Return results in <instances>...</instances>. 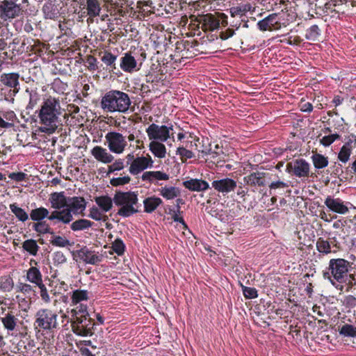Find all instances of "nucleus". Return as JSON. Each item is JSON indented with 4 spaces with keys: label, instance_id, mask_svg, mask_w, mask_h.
Instances as JSON below:
<instances>
[{
    "label": "nucleus",
    "instance_id": "f257e3e1",
    "mask_svg": "<svg viewBox=\"0 0 356 356\" xmlns=\"http://www.w3.org/2000/svg\"><path fill=\"white\" fill-rule=\"evenodd\" d=\"M86 201L83 197H68L67 208L62 211H54L49 217V220H57L63 224H69L73 220V214L84 216Z\"/></svg>",
    "mask_w": 356,
    "mask_h": 356
},
{
    "label": "nucleus",
    "instance_id": "f03ea898",
    "mask_svg": "<svg viewBox=\"0 0 356 356\" xmlns=\"http://www.w3.org/2000/svg\"><path fill=\"white\" fill-rule=\"evenodd\" d=\"M113 202L120 207L117 214L123 218H128L139 211L137 192L116 191L113 197Z\"/></svg>",
    "mask_w": 356,
    "mask_h": 356
},
{
    "label": "nucleus",
    "instance_id": "7ed1b4c3",
    "mask_svg": "<svg viewBox=\"0 0 356 356\" xmlns=\"http://www.w3.org/2000/svg\"><path fill=\"white\" fill-rule=\"evenodd\" d=\"M130 104L128 95L118 90L107 92L101 102L102 108L108 111H127Z\"/></svg>",
    "mask_w": 356,
    "mask_h": 356
},
{
    "label": "nucleus",
    "instance_id": "20e7f679",
    "mask_svg": "<svg viewBox=\"0 0 356 356\" xmlns=\"http://www.w3.org/2000/svg\"><path fill=\"white\" fill-rule=\"evenodd\" d=\"M349 262L343 259H332L329 262V267L323 273V277L327 278L330 282L335 285L346 282L348 273Z\"/></svg>",
    "mask_w": 356,
    "mask_h": 356
},
{
    "label": "nucleus",
    "instance_id": "39448f33",
    "mask_svg": "<svg viewBox=\"0 0 356 356\" xmlns=\"http://www.w3.org/2000/svg\"><path fill=\"white\" fill-rule=\"evenodd\" d=\"M34 325L41 330L54 332L58 328V314L49 309H40L35 315Z\"/></svg>",
    "mask_w": 356,
    "mask_h": 356
},
{
    "label": "nucleus",
    "instance_id": "423d86ee",
    "mask_svg": "<svg viewBox=\"0 0 356 356\" xmlns=\"http://www.w3.org/2000/svg\"><path fill=\"white\" fill-rule=\"evenodd\" d=\"M28 0H0V17L3 20L19 16L23 10V4Z\"/></svg>",
    "mask_w": 356,
    "mask_h": 356
},
{
    "label": "nucleus",
    "instance_id": "0eeeda50",
    "mask_svg": "<svg viewBox=\"0 0 356 356\" xmlns=\"http://www.w3.org/2000/svg\"><path fill=\"white\" fill-rule=\"evenodd\" d=\"M38 130L46 134H52L58 127L60 123L56 113H38Z\"/></svg>",
    "mask_w": 356,
    "mask_h": 356
},
{
    "label": "nucleus",
    "instance_id": "6e6552de",
    "mask_svg": "<svg viewBox=\"0 0 356 356\" xmlns=\"http://www.w3.org/2000/svg\"><path fill=\"white\" fill-rule=\"evenodd\" d=\"M71 326L73 332L76 335L87 337L92 335L95 323L90 316L72 318Z\"/></svg>",
    "mask_w": 356,
    "mask_h": 356
},
{
    "label": "nucleus",
    "instance_id": "1a4fd4ad",
    "mask_svg": "<svg viewBox=\"0 0 356 356\" xmlns=\"http://www.w3.org/2000/svg\"><path fill=\"white\" fill-rule=\"evenodd\" d=\"M286 170L296 177L305 178L309 176L310 165L305 159H298L288 163Z\"/></svg>",
    "mask_w": 356,
    "mask_h": 356
},
{
    "label": "nucleus",
    "instance_id": "9d476101",
    "mask_svg": "<svg viewBox=\"0 0 356 356\" xmlns=\"http://www.w3.org/2000/svg\"><path fill=\"white\" fill-rule=\"evenodd\" d=\"M105 138L110 151L115 154H122L127 145L125 138L120 133L108 132Z\"/></svg>",
    "mask_w": 356,
    "mask_h": 356
},
{
    "label": "nucleus",
    "instance_id": "9b49d317",
    "mask_svg": "<svg viewBox=\"0 0 356 356\" xmlns=\"http://www.w3.org/2000/svg\"><path fill=\"white\" fill-rule=\"evenodd\" d=\"M324 204L330 211L339 214H346L349 211V208L354 207L350 202L332 196H327Z\"/></svg>",
    "mask_w": 356,
    "mask_h": 356
},
{
    "label": "nucleus",
    "instance_id": "f8f14e48",
    "mask_svg": "<svg viewBox=\"0 0 356 356\" xmlns=\"http://www.w3.org/2000/svg\"><path fill=\"white\" fill-rule=\"evenodd\" d=\"M170 129H172V128L165 125L159 126L156 124H152L147 129V133L150 140L165 142L170 137Z\"/></svg>",
    "mask_w": 356,
    "mask_h": 356
},
{
    "label": "nucleus",
    "instance_id": "ddd939ff",
    "mask_svg": "<svg viewBox=\"0 0 356 356\" xmlns=\"http://www.w3.org/2000/svg\"><path fill=\"white\" fill-rule=\"evenodd\" d=\"M226 17L225 14L220 13L218 16L208 13L200 17L198 22L202 24V29L204 31H213L220 26L219 17Z\"/></svg>",
    "mask_w": 356,
    "mask_h": 356
},
{
    "label": "nucleus",
    "instance_id": "4468645a",
    "mask_svg": "<svg viewBox=\"0 0 356 356\" xmlns=\"http://www.w3.org/2000/svg\"><path fill=\"white\" fill-rule=\"evenodd\" d=\"M153 161L150 156H138L129 166V171L133 175H137L144 170L153 166Z\"/></svg>",
    "mask_w": 356,
    "mask_h": 356
},
{
    "label": "nucleus",
    "instance_id": "2eb2a0df",
    "mask_svg": "<svg viewBox=\"0 0 356 356\" xmlns=\"http://www.w3.org/2000/svg\"><path fill=\"white\" fill-rule=\"evenodd\" d=\"M4 329L7 331L8 334L14 335L17 331L19 324H22V321L14 315L13 312H9L4 314L3 317L0 318Z\"/></svg>",
    "mask_w": 356,
    "mask_h": 356
},
{
    "label": "nucleus",
    "instance_id": "dca6fc26",
    "mask_svg": "<svg viewBox=\"0 0 356 356\" xmlns=\"http://www.w3.org/2000/svg\"><path fill=\"white\" fill-rule=\"evenodd\" d=\"M76 256L86 264L97 265L102 261V256L89 250L86 246L76 251Z\"/></svg>",
    "mask_w": 356,
    "mask_h": 356
},
{
    "label": "nucleus",
    "instance_id": "f3484780",
    "mask_svg": "<svg viewBox=\"0 0 356 356\" xmlns=\"http://www.w3.org/2000/svg\"><path fill=\"white\" fill-rule=\"evenodd\" d=\"M211 186L216 191L224 195L234 191L237 186L236 182L230 178L214 180L211 183Z\"/></svg>",
    "mask_w": 356,
    "mask_h": 356
},
{
    "label": "nucleus",
    "instance_id": "a211bd4d",
    "mask_svg": "<svg viewBox=\"0 0 356 356\" xmlns=\"http://www.w3.org/2000/svg\"><path fill=\"white\" fill-rule=\"evenodd\" d=\"M49 201L54 211H62L67 208L68 197H66L63 192H56L51 194Z\"/></svg>",
    "mask_w": 356,
    "mask_h": 356
},
{
    "label": "nucleus",
    "instance_id": "6ab92c4d",
    "mask_svg": "<svg viewBox=\"0 0 356 356\" xmlns=\"http://www.w3.org/2000/svg\"><path fill=\"white\" fill-rule=\"evenodd\" d=\"M141 179L156 185L159 184L158 181L168 180L169 175L161 171H146L142 175Z\"/></svg>",
    "mask_w": 356,
    "mask_h": 356
},
{
    "label": "nucleus",
    "instance_id": "aec40b11",
    "mask_svg": "<svg viewBox=\"0 0 356 356\" xmlns=\"http://www.w3.org/2000/svg\"><path fill=\"white\" fill-rule=\"evenodd\" d=\"M19 78L18 73H3L0 76V82L3 86L19 90Z\"/></svg>",
    "mask_w": 356,
    "mask_h": 356
},
{
    "label": "nucleus",
    "instance_id": "412c9836",
    "mask_svg": "<svg viewBox=\"0 0 356 356\" xmlns=\"http://www.w3.org/2000/svg\"><path fill=\"white\" fill-rule=\"evenodd\" d=\"M120 60V67L124 72L132 73L138 70L136 60L130 53H125Z\"/></svg>",
    "mask_w": 356,
    "mask_h": 356
},
{
    "label": "nucleus",
    "instance_id": "4be33fe9",
    "mask_svg": "<svg viewBox=\"0 0 356 356\" xmlns=\"http://www.w3.org/2000/svg\"><path fill=\"white\" fill-rule=\"evenodd\" d=\"M86 8L87 10V15H88V22L89 20L92 22V19L98 17L100 15L102 8L99 0H86Z\"/></svg>",
    "mask_w": 356,
    "mask_h": 356
},
{
    "label": "nucleus",
    "instance_id": "5701e85b",
    "mask_svg": "<svg viewBox=\"0 0 356 356\" xmlns=\"http://www.w3.org/2000/svg\"><path fill=\"white\" fill-rule=\"evenodd\" d=\"M92 155L99 161L104 163H111L114 157L107 150L100 146H95L91 150Z\"/></svg>",
    "mask_w": 356,
    "mask_h": 356
},
{
    "label": "nucleus",
    "instance_id": "b1692460",
    "mask_svg": "<svg viewBox=\"0 0 356 356\" xmlns=\"http://www.w3.org/2000/svg\"><path fill=\"white\" fill-rule=\"evenodd\" d=\"M265 173L255 172L244 177V181L251 186H264L266 184Z\"/></svg>",
    "mask_w": 356,
    "mask_h": 356
},
{
    "label": "nucleus",
    "instance_id": "393cba45",
    "mask_svg": "<svg viewBox=\"0 0 356 356\" xmlns=\"http://www.w3.org/2000/svg\"><path fill=\"white\" fill-rule=\"evenodd\" d=\"M186 188L192 191H204L209 188V184L202 179H191L183 182Z\"/></svg>",
    "mask_w": 356,
    "mask_h": 356
},
{
    "label": "nucleus",
    "instance_id": "a878e982",
    "mask_svg": "<svg viewBox=\"0 0 356 356\" xmlns=\"http://www.w3.org/2000/svg\"><path fill=\"white\" fill-rule=\"evenodd\" d=\"M26 280L38 286L43 284L42 275L40 270L35 266H31L26 272Z\"/></svg>",
    "mask_w": 356,
    "mask_h": 356
},
{
    "label": "nucleus",
    "instance_id": "bb28decb",
    "mask_svg": "<svg viewBox=\"0 0 356 356\" xmlns=\"http://www.w3.org/2000/svg\"><path fill=\"white\" fill-rule=\"evenodd\" d=\"M7 114L10 115L12 118L14 117L23 127H25L24 123L28 122L31 124L34 123L35 127L38 124L37 115H30V113H17L18 115L15 113H7Z\"/></svg>",
    "mask_w": 356,
    "mask_h": 356
},
{
    "label": "nucleus",
    "instance_id": "cd10ccee",
    "mask_svg": "<svg viewBox=\"0 0 356 356\" xmlns=\"http://www.w3.org/2000/svg\"><path fill=\"white\" fill-rule=\"evenodd\" d=\"M162 200L156 196L145 198L143 201L145 212L152 213L159 205L162 204Z\"/></svg>",
    "mask_w": 356,
    "mask_h": 356
},
{
    "label": "nucleus",
    "instance_id": "c85d7f7f",
    "mask_svg": "<svg viewBox=\"0 0 356 356\" xmlns=\"http://www.w3.org/2000/svg\"><path fill=\"white\" fill-rule=\"evenodd\" d=\"M60 109L59 100L55 97H49L44 99L40 111H58Z\"/></svg>",
    "mask_w": 356,
    "mask_h": 356
},
{
    "label": "nucleus",
    "instance_id": "c756f323",
    "mask_svg": "<svg viewBox=\"0 0 356 356\" xmlns=\"http://www.w3.org/2000/svg\"><path fill=\"white\" fill-rule=\"evenodd\" d=\"M149 150L156 157L159 159L165 157L166 148L163 143L153 140L149 143Z\"/></svg>",
    "mask_w": 356,
    "mask_h": 356
},
{
    "label": "nucleus",
    "instance_id": "7c9ffc66",
    "mask_svg": "<svg viewBox=\"0 0 356 356\" xmlns=\"http://www.w3.org/2000/svg\"><path fill=\"white\" fill-rule=\"evenodd\" d=\"M93 224L94 222L89 220L80 218L70 225V229L74 232L83 231L90 228Z\"/></svg>",
    "mask_w": 356,
    "mask_h": 356
},
{
    "label": "nucleus",
    "instance_id": "2f4dec72",
    "mask_svg": "<svg viewBox=\"0 0 356 356\" xmlns=\"http://www.w3.org/2000/svg\"><path fill=\"white\" fill-rule=\"evenodd\" d=\"M95 201L104 212L110 211L113 207V199L112 200L111 197L108 195L96 197Z\"/></svg>",
    "mask_w": 356,
    "mask_h": 356
},
{
    "label": "nucleus",
    "instance_id": "473e14b6",
    "mask_svg": "<svg viewBox=\"0 0 356 356\" xmlns=\"http://www.w3.org/2000/svg\"><path fill=\"white\" fill-rule=\"evenodd\" d=\"M49 216L50 215L48 209L42 207L32 209L30 213L31 219L36 222L42 221L45 218L49 219Z\"/></svg>",
    "mask_w": 356,
    "mask_h": 356
},
{
    "label": "nucleus",
    "instance_id": "72a5a7b5",
    "mask_svg": "<svg viewBox=\"0 0 356 356\" xmlns=\"http://www.w3.org/2000/svg\"><path fill=\"white\" fill-rule=\"evenodd\" d=\"M88 294L89 293L86 290H74L72 291L71 296L72 304L73 305H76L82 301L88 300L89 298Z\"/></svg>",
    "mask_w": 356,
    "mask_h": 356
},
{
    "label": "nucleus",
    "instance_id": "f704fd0d",
    "mask_svg": "<svg viewBox=\"0 0 356 356\" xmlns=\"http://www.w3.org/2000/svg\"><path fill=\"white\" fill-rule=\"evenodd\" d=\"M312 160L314 168L317 170L324 168L328 165L327 157L318 153L314 154L312 156Z\"/></svg>",
    "mask_w": 356,
    "mask_h": 356
},
{
    "label": "nucleus",
    "instance_id": "c9c22d12",
    "mask_svg": "<svg viewBox=\"0 0 356 356\" xmlns=\"http://www.w3.org/2000/svg\"><path fill=\"white\" fill-rule=\"evenodd\" d=\"M18 89H13L3 86L0 89V98L8 102H13L14 97L19 92Z\"/></svg>",
    "mask_w": 356,
    "mask_h": 356
},
{
    "label": "nucleus",
    "instance_id": "e433bc0d",
    "mask_svg": "<svg viewBox=\"0 0 356 356\" xmlns=\"http://www.w3.org/2000/svg\"><path fill=\"white\" fill-rule=\"evenodd\" d=\"M160 194L167 200H172L179 195V190L174 186L162 187L159 189Z\"/></svg>",
    "mask_w": 356,
    "mask_h": 356
},
{
    "label": "nucleus",
    "instance_id": "4c0bfd02",
    "mask_svg": "<svg viewBox=\"0 0 356 356\" xmlns=\"http://www.w3.org/2000/svg\"><path fill=\"white\" fill-rule=\"evenodd\" d=\"M10 209L19 220L25 222L29 219L28 213L23 209L19 207L15 203L10 205Z\"/></svg>",
    "mask_w": 356,
    "mask_h": 356
},
{
    "label": "nucleus",
    "instance_id": "58836bf2",
    "mask_svg": "<svg viewBox=\"0 0 356 356\" xmlns=\"http://www.w3.org/2000/svg\"><path fill=\"white\" fill-rule=\"evenodd\" d=\"M316 245L317 250L321 253L327 254L332 252L331 248V243H329L328 241L324 239L323 238H318Z\"/></svg>",
    "mask_w": 356,
    "mask_h": 356
},
{
    "label": "nucleus",
    "instance_id": "ea45409f",
    "mask_svg": "<svg viewBox=\"0 0 356 356\" xmlns=\"http://www.w3.org/2000/svg\"><path fill=\"white\" fill-rule=\"evenodd\" d=\"M22 248L30 254L35 256L38 252L40 247L36 241L33 239H28L22 243Z\"/></svg>",
    "mask_w": 356,
    "mask_h": 356
},
{
    "label": "nucleus",
    "instance_id": "a19ab883",
    "mask_svg": "<svg viewBox=\"0 0 356 356\" xmlns=\"http://www.w3.org/2000/svg\"><path fill=\"white\" fill-rule=\"evenodd\" d=\"M340 335L346 337L356 338V326L351 324H344L339 330Z\"/></svg>",
    "mask_w": 356,
    "mask_h": 356
},
{
    "label": "nucleus",
    "instance_id": "79ce46f5",
    "mask_svg": "<svg viewBox=\"0 0 356 356\" xmlns=\"http://www.w3.org/2000/svg\"><path fill=\"white\" fill-rule=\"evenodd\" d=\"M33 229L40 234H53L51 228L45 221H38L34 223Z\"/></svg>",
    "mask_w": 356,
    "mask_h": 356
},
{
    "label": "nucleus",
    "instance_id": "37998d69",
    "mask_svg": "<svg viewBox=\"0 0 356 356\" xmlns=\"http://www.w3.org/2000/svg\"><path fill=\"white\" fill-rule=\"evenodd\" d=\"M90 213L88 214V217L95 220L97 221H106L108 220V216L103 213L102 211H100L99 209L93 206L90 209Z\"/></svg>",
    "mask_w": 356,
    "mask_h": 356
},
{
    "label": "nucleus",
    "instance_id": "c03bdc74",
    "mask_svg": "<svg viewBox=\"0 0 356 356\" xmlns=\"http://www.w3.org/2000/svg\"><path fill=\"white\" fill-rule=\"evenodd\" d=\"M88 307L86 305L80 303L76 308L71 310L72 318L84 317L89 316Z\"/></svg>",
    "mask_w": 356,
    "mask_h": 356
},
{
    "label": "nucleus",
    "instance_id": "a18cd8bd",
    "mask_svg": "<svg viewBox=\"0 0 356 356\" xmlns=\"http://www.w3.org/2000/svg\"><path fill=\"white\" fill-rule=\"evenodd\" d=\"M13 286V280L10 276H3L0 277V289L3 291H10Z\"/></svg>",
    "mask_w": 356,
    "mask_h": 356
},
{
    "label": "nucleus",
    "instance_id": "49530a36",
    "mask_svg": "<svg viewBox=\"0 0 356 356\" xmlns=\"http://www.w3.org/2000/svg\"><path fill=\"white\" fill-rule=\"evenodd\" d=\"M319 138V142L325 147H328L331 144H332L337 139L340 138V136L337 134H329L327 136H324L321 138V135L318 137Z\"/></svg>",
    "mask_w": 356,
    "mask_h": 356
},
{
    "label": "nucleus",
    "instance_id": "de8ad7c7",
    "mask_svg": "<svg viewBox=\"0 0 356 356\" xmlns=\"http://www.w3.org/2000/svg\"><path fill=\"white\" fill-rule=\"evenodd\" d=\"M117 56L108 51H105L104 55L102 56V61L107 66H112L115 69V61Z\"/></svg>",
    "mask_w": 356,
    "mask_h": 356
},
{
    "label": "nucleus",
    "instance_id": "09e8293b",
    "mask_svg": "<svg viewBox=\"0 0 356 356\" xmlns=\"http://www.w3.org/2000/svg\"><path fill=\"white\" fill-rule=\"evenodd\" d=\"M277 17L278 15L277 13H273L266 17L273 30H278L281 28V23L279 22Z\"/></svg>",
    "mask_w": 356,
    "mask_h": 356
},
{
    "label": "nucleus",
    "instance_id": "8fccbe9b",
    "mask_svg": "<svg viewBox=\"0 0 356 356\" xmlns=\"http://www.w3.org/2000/svg\"><path fill=\"white\" fill-rule=\"evenodd\" d=\"M177 154L181 157V162L184 163L188 159H191L194 156V154L192 151L188 150L183 147L177 148Z\"/></svg>",
    "mask_w": 356,
    "mask_h": 356
},
{
    "label": "nucleus",
    "instance_id": "3c124183",
    "mask_svg": "<svg viewBox=\"0 0 356 356\" xmlns=\"http://www.w3.org/2000/svg\"><path fill=\"white\" fill-rule=\"evenodd\" d=\"M130 177L127 175L120 177L112 178L110 181V183L113 186H118L127 184L130 182Z\"/></svg>",
    "mask_w": 356,
    "mask_h": 356
},
{
    "label": "nucleus",
    "instance_id": "603ef678",
    "mask_svg": "<svg viewBox=\"0 0 356 356\" xmlns=\"http://www.w3.org/2000/svg\"><path fill=\"white\" fill-rule=\"evenodd\" d=\"M125 245L123 241L120 239H115L112 243V249L118 255H122L124 252Z\"/></svg>",
    "mask_w": 356,
    "mask_h": 356
},
{
    "label": "nucleus",
    "instance_id": "864d4df0",
    "mask_svg": "<svg viewBox=\"0 0 356 356\" xmlns=\"http://www.w3.org/2000/svg\"><path fill=\"white\" fill-rule=\"evenodd\" d=\"M351 150L346 145H343L338 154V159L343 163H346L350 156Z\"/></svg>",
    "mask_w": 356,
    "mask_h": 356
},
{
    "label": "nucleus",
    "instance_id": "5fc2aeb1",
    "mask_svg": "<svg viewBox=\"0 0 356 356\" xmlns=\"http://www.w3.org/2000/svg\"><path fill=\"white\" fill-rule=\"evenodd\" d=\"M51 243L53 245L58 246V247H66L69 245H70V241L67 238L60 236H56L51 241Z\"/></svg>",
    "mask_w": 356,
    "mask_h": 356
},
{
    "label": "nucleus",
    "instance_id": "6e6d98bb",
    "mask_svg": "<svg viewBox=\"0 0 356 356\" xmlns=\"http://www.w3.org/2000/svg\"><path fill=\"white\" fill-rule=\"evenodd\" d=\"M53 261L54 265H60L65 263L67 258L63 252L57 251L53 254Z\"/></svg>",
    "mask_w": 356,
    "mask_h": 356
},
{
    "label": "nucleus",
    "instance_id": "4d7b16f0",
    "mask_svg": "<svg viewBox=\"0 0 356 356\" xmlns=\"http://www.w3.org/2000/svg\"><path fill=\"white\" fill-rule=\"evenodd\" d=\"M319 35V29L318 26H312L307 31L306 37L309 40H315Z\"/></svg>",
    "mask_w": 356,
    "mask_h": 356
},
{
    "label": "nucleus",
    "instance_id": "13d9d810",
    "mask_svg": "<svg viewBox=\"0 0 356 356\" xmlns=\"http://www.w3.org/2000/svg\"><path fill=\"white\" fill-rule=\"evenodd\" d=\"M243 293L246 298L252 299L257 297V291L254 288L243 286Z\"/></svg>",
    "mask_w": 356,
    "mask_h": 356
},
{
    "label": "nucleus",
    "instance_id": "bf43d9fd",
    "mask_svg": "<svg viewBox=\"0 0 356 356\" xmlns=\"http://www.w3.org/2000/svg\"><path fill=\"white\" fill-rule=\"evenodd\" d=\"M38 287L40 289V293L42 300L46 303L50 302L51 299L45 285L42 284V285H40Z\"/></svg>",
    "mask_w": 356,
    "mask_h": 356
},
{
    "label": "nucleus",
    "instance_id": "052dcab7",
    "mask_svg": "<svg viewBox=\"0 0 356 356\" xmlns=\"http://www.w3.org/2000/svg\"><path fill=\"white\" fill-rule=\"evenodd\" d=\"M18 290L24 294H31L33 292V287L26 283H19L17 284Z\"/></svg>",
    "mask_w": 356,
    "mask_h": 356
},
{
    "label": "nucleus",
    "instance_id": "680f3d73",
    "mask_svg": "<svg viewBox=\"0 0 356 356\" xmlns=\"http://www.w3.org/2000/svg\"><path fill=\"white\" fill-rule=\"evenodd\" d=\"M26 175L24 172H12L9 175V178L16 181H24L26 178Z\"/></svg>",
    "mask_w": 356,
    "mask_h": 356
},
{
    "label": "nucleus",
    "instance_id": "e2e57ef3",
    "mask_svg": "<svg viewBox=\"0 0 356 356\" xmlns=\"http://www.w3.org/2000/svg\"><path fill=\"white\" fill-rule=\"evenodd\" d=\"M257 26L261 31H273L271 26L268 24V22L266 19V18L260 20L257 23Z\"/></svg>",
    "mask_w": 356,
    "mask_h": 356
},
{
    "label": "nucleus",
    "instance_id": "0e129e2a",
    "mask_svg": "<svg viewBox=\"0 0 356 356\" xmlns=\"http://www.w3.org/2000/svg\"><path fill=\"white\" fill-rule=\"evenodd\" d=\"M234 34V31L233 29H228L225 31H222L220 33V38L222 40H227V39L231 38L232 36H233Z\"/></svg>",
    "mask_w": 356,
    "mask_h": 356
},
{
    "label": "nucleus",
    "instance_id": "69168bd1",
    "mask_svg": "<svg viewBox=\"0 0 356 356\" xmlns=\"http://www.w3.org/2000/svg\"><path fill=\"white\" fill-rule=\"evenodd\" d=\"M288 184L281 181H274L269 186L270 189H276L278 188H284L288 187Z\"/></svg>",
    "mask_w": 356,
    "mask_h": 356
},
{
    "label": "nucleus",
    "instance_id": "338daca9",
    "mask_svg": "<svg viewBox=\"0 0 356 356\" xmlns=\"http://www.w3.org/2000/svg\"><path fill=\"white\" fill-rule=\"evenodd\" d=\"M112 164L113 168L116 170H121L124 168V161L121 159L115 160Z\"/></svg>",
    "mask_w": 356,
    "mask_h": 356
},
{
    "label": "nucleus",
    "instance_id": "774afa93",
    "mask_svg": "<svg viewBox=\"0 0 356 356\" xmlns=\"http://www.w3.org/2000/svg\"><path fill=\"white\" fill-rule=\"evenodd\" d=\"M178 213L177 211V212H176V211H174V213H173V214H172V218L173 219V220H174L175 222H181V223L183 225L184 228V229H186V228H187V225H186V224L185 223V222H184V220L183 218H182V217L179 216V215H178V213Z\"/></svg>",
    "mask_w": 356,
    "mask_h": 356
}]
</instances>
